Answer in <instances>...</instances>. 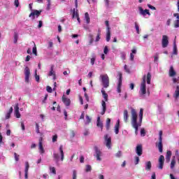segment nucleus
I'll use <instances>...</instances> for the list:
<instances>
[{
  "label": "nucleus",
  "instance_id": "1",
  "mask_svg": "<svg viewBox=\"0 0 179 179\" xmlns=\"http://www.w3.org/2000/svg\"><path fill=\"white\" fill-rule=\"evenodd\" d=\"M131 125L134 129H135V134H138V127H141L142 121L143 118V109L141 108L138 115V113L135 108H131Z\"/></svg>",
  "mask_w": 179,
  "mask_h": 179
},
{
  "label": "nucleus",
  "instance_id": "2",
  "mask_svg": "<svg viewBox=\"0 0 179 179\" xmlns=\"http://www.w3.org/2000/svg\"><path fill=\"white\" fill-rule=\"evenodd\" d=\"M163 131L159 132V143H155V146L158 148L159 152L163 153Z\"/></svg>",
  "mask_w": 179,
  "mask_h": 179
},
{
  "label": "nucleus",
  "instance_id": "3",
  "mask_svg": "<svg viewBox=\"0 0 179 179\" xmlns=\"http://www.w3.org/2000/svg\"><path fill=\"white\" fill-rule=\"evenodd\" d=\"M140 95L143 96L146 94V76H143V81H141L140 87Z\"/></svg>",
  "mask_w": 179,
  "mask_h": 179
},
{
  "label": "nucleus",
  "instance_id": "4",
  "mask_svg": "<svg viewBox=\"0 0 179 179\" xmlns=\"http://www.w3.org/2000/svg\"><path fill=\"white\" fill-rule=\"evenodd\" d=\"M101 82L104 88H108L110 86V80L108 75H101L100 76Z\"/></svg>",
  "mask_w": 179,
  "mask_h": 179
},
{
  "label": "nucleus",
  "instance_id": "5",
  "mask_svg": "<svg viewBox=\"0 0 179 179\" xmlns=\"http://www.w3.org/2000/svg\"><path fill=\"white\" fill-rule=\"evenodd\" d=\"M119 79H118V83L117 87V92L118 93L121 92V87L122 86V73L118 72L117 73Z\"/></svg>",
  "mask_w": 179,
  "mask_h": 179
},
{
  "label": "nucleus",
  "instance_id": "6",
  "mask_svg": "<svg viewBox=\"0 0 179 179\" xmlns=\"http://www.w3.org/2000/svg\"><path fill=\"white\" fill-rule=\"evenodd\" d=\"M164 161H165L164 156V155H159V160H158V162H159L158 169L159 170H163Z\"/></svg>",
  "mask_w": 179,
  "mask_h": 179
},
{
  "label": "nucleus",
  "instance_id": "7",
  "mask_svg": "<svg viewBox=\"0 0 179 179\" xmlns=\"http://www.w3.org/2000/svg\"><path fill=\"white\" fill-rule=\"evenodd\" d=\"M42 13V10H34L32 13H30L29 17H32V20H35V17H38Z\"/></svg>",
  "mask_w": 179,
  "mask_h": 179
},
{
  "label": "nucleus",
  "instance_id": "8",
  "mask_svg": "<svg viewBox=\"0 0 179 179\" xmlns=\"http://www.w3.org/2000/svg\"><path fill=\"white\" fill-rule=\"evenodd\" d=\"M95 155L94 157H96V161H101V151L99 150L97 146L94 147Z\"/></svg>",
  "mask_w": 179,
  "mask_h": 179
},
{
  "label": "nucleus",
  "instance_id": "9",
  "mask_svg": "<svg viewBox=\"0 0 179 179\" xmlns=\"http://www.w3.org/2000/svg\"><path fill=\"white\" fill-rule=\"evenodd\" d=\"M24 75H25V83H29V76L31 75V71L28 66H26L24 69Z\"/></svg>",
  "mask_w": 179,
  "mask_h": 179
},
{
  "label": "nucleus",
  "instance_id": "10",
  "mask_svg": "<svg viewBox=\"0 0 179 179\" xmlns=\"http://www.w3.org/2000/svg\"><path fill=\"white\" fill-rule=\"evenodd\" d=\"M162 48H167L169 45V37L166 35L162 36Z\"/></svg>",
  "mask_w": 179,
  "mask_h": 179
},
{
  "label": "nucleus",
  "instance_id": "11",
  "mask_svg": "<svg viewBox=\"0 0 179 179\" xmlns=\"http://www.w3.org/2000/svg\"><path fill=\"white\" fill-rule=\"evenodd\" d=\"M111 138L109 137L108 134H106L104 136V141H106V146L108 149H110V145H111Z\"/></svg>",
  "mask_w": 179,
  "mask_h": 179
},
{
  "label": "nucleus",
  "instance_id": "12",
  "mask_svg": "<svg viewBox=\"0 0 179 179\" xmlns=\"http://www.w3.org/2000/svg\"><path fill=\"white\" fill-rule=\"evenodd\" d=\"M136 153L138 157L143 155V146L141 144L137 145L136 147Z\"/></svg>",
  "mask_w": 179,
  "mask_h": 179
},
{
  "label": "nucleus",
  "instance_id": "13",
  "mask_svg": "<svg viewBox=\"0 0 179 179\" xmlns=\"http://www.w3.org/2000/svg\"><path fill=\"white\" fill-rule=\"evenodd\" d=\"M39 151L41 155H43L45 152V150H44V148L43 147V138L41 137L39 138Z\"/></svg>",
  "mask_w": 179,
  "mask_h": 179
},
{
  "label": "nucleus",
  "instance_id": "14",
  "mask_svg": "<svg viewBox=\"0 0 179 179\" xmlns=\"http://www.w3.org/2000/svg\"><path fill=\"white\" fill-rule=\"evenodd\" d=\"M62 102L66 107H69L71 103V101L69 98H66L64 95L62 96Z\"/></svg>",
  "mask_w": 179,
  "mask_h": 179
},
{
  "label": "nucleus",
  "instance_id": "15",
  "mask_svg": "<svg viewBox=\"0 0 179 179\" xmlns=\"http://www.w3.org/2000/svg\"><path fill=\"white\" fill-rule=\"evenodd\" d=\"M171 156H172L171 151V150L166 151V164H169V162H171Z\"/></svg>",
  "mask_w": 179,
  "mask_h": 179
},
{
  "label": "nucleus",
  "instance_id": "16",
  "mask_svg": "<svg viewBox=\"0 0 179 179\" xmlns=\"http://www.w3.org/2000/svg\"><path fill=\"white\" fill-rule=\"evenodd\" d=\"M176 75V72L174 70V67L173 66H170L169 72V76L170 78H173Z\"/></svg>",
  "mask_w": 179,
  "mask_h": 179
},
{
  "label": "nucleus",
  "instance_id": "17",
  "mask_svg": "<svg viewBox=\"0 0 179 179\" xmlns=\"http://www.w3.org/2000/svg\"><path fill=\"white\" fill-rule=\"evenodd\" d=\"M139 11H140V14L143 15V16H145L147 15H150V13L149 12V10H143L142 7H139Z\"/></svg>",
  "mask_w": 179,
  "mask_h": 179
},
{
  "label": "nucleus",
  "instance_id": "18",
  "mask_svg": "<svg viewBox=\"0 0 179 179\" xmlns=\"http://www.w3.org/2000/svg\"><path fill=\"white\" fill-rule=\"evenodd\" d=\"M101 93H102L103 98L104 100L103 101H108V94L106 93L104 88H102V90H101Z\"/></svg>",
  "mask_w": 179,
  "mask_h": 179
},
{
  "label": "nucleus",
  "instance_id": "19",
  "mask_svg": "<svg viewBox=\"0 0 179 179\" xmlns=\"http://www.w3.org/2000/svg\"><path fill=\"white\" fill-rule=\"evenodd\" d=\"M77 18V20L78 22V23H80V19L79 17V13H78V10L76 11V9H73V18Z\"/></svg>",
  "mask_w": 179,
  "mask_h": 179
},
{
  "label": "nucleus",
  "instance_id": "20",
  "mask_svg": "<svg viewBox=\"0 0 179 179\" xmlns=\"http://www.w3.org/2000/svg\"><path fill=\"white\" fill-rule=\"evenodd\" d=\"M120 120H118L117 121V123H115V124L114 130H115V134H118V133L120 132Z\"/></svg>",
  "mask_w": 179,
  "mask_h": 179
},
{
  "label": "nucleus",
  "instance_id": "21",
  "mask_svg": "<svg viewBox=\"0 0 179 179\" xmlns=\"http://www.w3.org/2000/svg\"><path fill=\"white\" fill-rule=\"evenodd\" d=\"M101 103H102L103 109H102V111H101V115H104L106 111V101H104V100L102 101Z\"/></svg>",
  "mask_w": 179,
  "mask_h": 179
},
{
  "label": "nucleus",
  "instance_id": "22",
  "mask_svg": "<svg viewBox=\"0 0 179 179\" xmlns=\"http://www.w3.org/2000/svg\"><path fill=\"white\" fill-rule=\"evenodd\" d=\"M59 152H60V160L64 161V147L62 145L59 146Z\"/></svg>",
  "mask_w": 179,
  "mask_h": 179
},
{
  "label": "nucleus",
  "instance_id": "23",
  "mask_svg": "<svg viewBox=\"0 0 179 179\" xmlns=\"http://www.w3.org/2000/svg\"><path fill=\"white\" fill-rule=\"evenodd\" d=\"M96 127L101 128V131L103 129V123L101 121V117H98L96 119Z\"/></svg>",
  "mask_w": 179,
  "mask_h": 179
},
{
  "label": "nucleus",
  "instance_id": "24",
  "mask_svg": "<svg viewBox=\"0 0 179 179\" xmlns=\"http://www.w3.org/2000/svg\"><path fill=\"white\" fill-rule=\"evenodd\" d=\"M29 162H25V178L27 179L28 178V172H29Z\"/></svg>",
  "mask_w": 179,
  "mask_h": 179
},
{
  "label": "nucleus",
  "instance_id": "25",
  "mask_svg": "<svg viewBox=\"0 0 179 179\" xmlns=\"http://www.w3.org/2000/svg\"><path fill=\"white\" fill-rule=\"evenodd\" d=\"M128 118H129L128 110H124V122H128Z\"/></svg>",
  "mask_w": 179,
  "mask_h": 179
},
{
  "label": "nucleus",
  "instance_id": "26",
  "mask_svg": "<svg viewBox=\"0 0 179 179\" xmlns=\"http://www.w3.org/2000/svg\"><path fill=\"white\" fill-rule=\"evenodd\" d=\"M176 164V159H175V157H173V158L171 161V164H170L171 169L172 170L174 169Z\"/></svg>",
  "mask_w": 179,
  "mask_h": 179
},
{
  "label": "nucleus",
  "instance_id": "27",
  "mask_svg": "<svg viewBox=\"0 0 179 179\" xmlns=\"http://www.w3.org/2000/svg\"><path fill=\"white\" fill-rule=\"evenodd\" d=\"M145 170H146L147 171H150L151 170V162H147L145 164Z\"/></svg>",
  "mask_w": 179,
  "mask_h": 179
},
{
  "label": "nucleus",
  "instance_id": "28",
  "mask_svg": "<svg viewBox=\"0 0 179 179\" xmlns=\"http://www.w3.org/2000/svg\"><path fill=\"white\" fill-rule=\"evenodd\" d=\"M178 97H179V85H177L176 92H174V98L178 99Z\"/></svg>",
  "mask_w": 179,
  "mask_h": 179
},
{
  "label": "nucleus",
  "instance_id": "29",
  "mask_svg": "<svg viewBox=\"0 0 179 179\" xmlns=\"http://www.w3.org/2000/svg\"><path fill=\"white\" fill-rule=\"evenodd\" d=\"M147 84L150 85L151 81V74L150 72L147 73L146 76Z\"/></svg>",
  "mask_w": 179,
  "mask_h": 179
},
{
  "label": "nucleus",
  "instance_id": "30",
  "mask_svg": "<svg viewBox=\"0 0 179 179\" xmlns=\"http://www.w3.org/2000/svg\"><path fill=\"white\" fill-rule=\"evenodd\" d=\"M85 20H87V24L90 23V17L88 13H85Z\"/></svg>",
  "mask_w": 179,
  "mask_h": 179
},
{
  "label": "nucleus",
  "instance_id": "31",
  "mask_svg": "<svg viewBox=\"0 0 179 179\" xmlns=\"http://www.w3.org/2000/svg\"><path fill=\"white\" fill-rule=\"evenodd\" d=\"M110 40V31L108 30L106 31V41L109 42Z\"/></svg>",
  "mask_w": 179,
  "mask_h": 179
},
{
  "label": "nucleus",
  "instance_id": "32",
  "mask_svg": "<svg viewBox=\"0 0 179 179\" xmlns=\"http://www.w3.org/2000/svg\"><path fill=\"white\" fill-rule=\"evenodd\" d=\"M110 118H107L106 119V125L107 131H108L110 129Z\"/></svg>",
  "mask_w": 179,
  "mask_h": 179
},
{
  "label": "nucleus",
  "instance_id": "33",
  "mask_svg": "<svg viewBox=\"0 0 179 179\" xmlns=\"http://www.w3.org/2000/svg\"><path fill=\"white\" fill-rule=\"evenodd\" d=\"M18 41V34L17 32L14 33V43L17 44Z\"/></svg>",
  "mask_w": 179,
  "mask_h": 179
},
{
  "label": "nucleus",
  "instance_id": "34",
  "mask_svg": "<svg viewBox=\"0 0 179 179\" xmlns=\"http://www.w3.org/2000/svg\"><path fill=\"white\" fill-rule=\"evenodd\" d=\"M49 170H50V173H52L54 175H57V171L55 170V167H49Z\"/></svg>",
  "mask_w": 179,
  "mask_h": 179
},
{
  "label": "nucleus",
  "instance_id": "35",
  "mask_svg": "<svg viewBox=\"0 0 179 179\" xmlns=\"http://www.w3.org/2000/svg\"><path fill=\"white\" fill-rule=\"evenodd\" d=\"M34 78H36V80L37 83H39L40 81V76H37V70L34 71Z\"/></svg>",
  "mask_w": 179,
  "mask_h": 179
},
{
  "label": "nucleus",
  "instance_id": "36",
  "mask_svg": "<svg viewBox=\"0 0 179 179\" xmlns=\"http://www.w3.org/2000/svg\"><path fill=\"white\" fill-rule=\"evenodd\" d=\"M57 139H58V136H57V134H55L54 136H52V142L53 143H55V142L57 141Z\"/></svg>",
  "mask_w": 179,
  "mask_h": 179
},
{
  "label": "nucleus",
  "instance_id": "37",
  "mask_svg": "<svg viewBox=\"0 0 179 179\" xmlns=\"http://www.w3.org/2000/svg\"><path fill=\"white\" fill-rule=\"evenodd\" d=\"M54 73H55L54 72V66L52 65V66H51L50 72H49L48 76H52L53 75H55Z\"/></svg>",
  "mask_w": 179,
  "mask_h": 179
},
{
  "label": "nucleus",
  "instance_id": "38",
  "mask_svg": "<svg viewBox=\"0 0 179 179\" xmlns=\"http://www.w3.org/2000/svg\"><path fill=\"white\" fill-rule=\"evenodd\" d=\"M32 53L34 55V56H37V50L36 44H34V48L32 49Z\"/></svg>",
  "mask_w": 179,
  "mask_h": 179
},
{
  "label": "nucleus",
  "instance_id": "39",
  "mask_svg": "<svg viewBox=\"0 0 179 179\" xmlns=\"http://www.w3.org/2000/svg\"><path fill=\"white\" fill-rule=\"evenodd\" d=\"M173 26L174 28H178L179 27V20H176L173 22Z\"/></svg>",
  "mask_w": 179,
  "mask_h": 179
},
{
  "label": "nucleus",
  "instance_id": "40",
  "mask_svg": "<svg viewBox=\"0 0 179 179\" xmlns=\"http://www.w3.org/2000/svg\"><path fill=\"white\" fill-rule=\"evenodd\" d=\"M172 80H173V83L174 84H176V83L179 84V77H177V78L173 77V79H172Z\"/></svg>",
  "mask_w": 179,
  "mask_h": 179
},
{
  "label": "nucleus",
  "instance_id": "41",
  "mask_svg": "<svg viewBox=\"0 0 179 179\" xmlns=\"http://www.w3.org/2000/svg\"><path fill=\"white\" fill-rule=\"evenodd\" d=\"M85 172L87 173H90L92 171V166L90 165H87V166H85Z\"/></svg>",
  "mask_w": 179,
  "mask_h": 179
},
{
  "label": "nucleus",
  "instance_id": "42",
  "mask_svg": "<svg viewBox=\"0 0 179 179\" xmlns=\"http://www.w3.org/2000/svg\"><path fill=\"white\" fill-rule=\"evenodd\" d=\"M173 54L175 55H177L178 54V52L177 51V47L176 45H173Z\"/></svg>",
  "mask_w": 179,
  "mask_h": 179
},
{
  "label": "nucleus",
  "instance_id": "43",
  "mask_svg": "<svg viewBox=\"0 0 179 179\" xmlns=\"http://www.w3.org/2000/svg\"><path fill=\"white\" fill-rule=\"evenodd\" d=\"M15 117L17 119H20L21 117V114L20 113V110L15 111Z\"/></svg>",
  "mask_w": 179,
  "mask_h": 179
},
{
  "label": "nucleus",
  "instance_id": "44",
  "mask_svg": "<svg viewBox=\"0 0 179 179\" xmlns=\"http://www.w3.org/2000/svg\"><path fill=\"white\" fill-rule=\"evenodd\" d=\"M53 156L56 162H58L59 159V155L57 153H54Z\"/></svg>",
  "mask_w": 179,
  "mask_h": 179
},
{
  "label": "nucleus",
  "instance_id": "45",
  "mask_svg": "<svg viewBox=\"0 0 179 179\" xmlns=\"http://www.w3.org/2000/svg\"><path fill=\"white\" fill-rule=\"evenodd\" d=\"M139 161H140L139 157L136 156L135 157V161H134L135 165H138L139 164Z\"/></svg>",
  "mask_w": 179,
  "mask_h": 179
},
{
  "label": "nucleus",
  "instance_id": "46",
  "mask_svg": "<svg viewBox=\"0 0 179 179\" xmlns=\"http://www.w3.org/2000/svg\"><path fill=\"white\" fill-rule=\"evenodd\" d=\"M135 27H136V31L137 34H140L139 26L137 22H135Z\"/></svg>",
  "mask_w": 179,
  "mask_h": 179
},
{
  "label": "nucleus",
  "instance_id": "47",
  "mask_svg": "<svg viewBox=\"0 0 179 179\" xmlns=\"http://www.w3.org/2000/svg\"><path fill=\"white\" fill-rule=\"evenodd\" d=\"M86 119H87V122H85V124H90L91 121H92V119L88 115L86 116Z\"/></svg>",
  "mask_w": 179,
  "mask_h": 179
},
{
  "label": "nucleus",
  "instance_id": "48",
  "mask_svg": "<svg viewBox=\"0 0 179 179\" xmlns=\"http://www.w3.org/2000/svg\"><path fill=\"white\" fill-rule=\"evenodd\" d=\"M145 129H141V136L142 137H145Z\"/></svg>",
  "mask_w": 179,
  "mask_h": 179
},
{
  "label": "nucleus",
  "instance_id": "49",
  "mask_svg": "<svg viewBox=\"0 0 179 179\" xmlns=\"http://www.w3.org/2000/svg\"><path fill=\"white\" fill-rule=\"evenodd\" d=\"M14 157L15 162L20 161V155H18L16 152H14Z\"/></svg>",
  "mask_w": 179,
  "mask_h": 179
},
{
  "label": "nucleus",
  "instance_id": "50",
  "mask_svg": "<svg viewBox=\"0 0 179 179\" xmlns=\"http://www.w3.org/2000/svg\"><path fill=\"white\" fill-rule=\"evenodd\" d=\"M109 50H108V46L106 45L103 48V54H108Z\"/></svg>",
  "mask_w": 179,
  "mask_h": 179
},
{
  "label": "nucleus",
  "instance_id": "51",
  "mask_svg": "<svg viewBox=\"0 0 179 179\" xmlns=\"http://www.w3.org/2000/svg\"><path fill=\"white\" fill-rule=\"evenodd\" d=\"M159 58V55L158 53L155 54V57H154V62H157L158 61Z\"/></svg>",
  "mask_w": 179,
  "mask_h": 179
},
{
  "label": "nucleus",
  "instance_id": "52",
  "mask_svg": "<svg viewBox=\"0 0 179 179\" xmlns=\"http://www.w3.org/2000/svg\"><path fill=\"white\" fill-rule=\"evenodd\" d=\"M5 143L3 142V136H2V134L1 133H0V147L2 145H4Z\"/></svg>",
  "mask_w": 179,
  "mask_h": 179
},
{
  "label": "nucleus",
  "instance_id": "53",
  "mask_svg": "<svg viewBox=\"0 0 179 179\" xmlns=\"http://www.w3.org/2000/svg\"><path fill=\"white\" fill-rule=\"evenodd\" d=\"M90 38H91V40H90L89 44H90V45L93 44V43H94L93 35L90 34Z\"/></svg>",
  "mask_w": 179,
  "mask_h": 179
},
{
  "label": "nucleus",
  "instance_id": "54",
  "mask_svg": "<svg viewBox=\"0 0 179 179\" xmlns=\"http://www.w3.org/2000/svg\"><path fill=\"white\" fill-rule=\"evenodd\" d=\"M120 55H121V58H122V59H125V58H126V57H127V55L125 54V52H122L121 53H120Z\"/></svg>",
  "mask_w": 179,
  "mask_h": 179
},
{
  "label": "nucleus",
  "instance_id": "55",
  "mask_svg": "<svg viewBox=\"0 0 179 179\" xmlns=\"http://www.w3.org/2000/svg\"><path fill=\"white\" fill-rule=\"evenodd\" d=\"M100 40H101V34H96V37L95 41L98 42Z\"/></svg>",
  "mask_w": 179,
  "mask_h": 179
},
{
  "label": "nucleus",
  "instance_id": "56",
  "mask_svg": "<svg viewBox=\"0 0 179 179\" xmlns=\"http://www.w3.org/2000/svg\"><path fill=\"white\" fill-rule=\"evenodd\" d=\"M73 179H77V172L76 170L73 171Z\"/></svg>",
  "mask_w": 179,
  "mask_h": 179
},
{
  "label": "nucleus",
  "instance_id": "57",
  "mask_svg": "<svg viewBox=\"0 0 179 179\" xmlns=\"http://www.w3.org/2000/svg\"><path fill=\"white\" fill-rule=\"evenodd\" d=\"M105 23H106V31H110V25H109V21H106L105 22Z\"/></svg>",
  "mask_w": 179,
  "mask_h": 179
},
{
  "label": "nucleus",
  "instance_id": "58",
  "mask_svg": "<svg viewBox=\"0 0 179 179\" xmlns=\"http://www.w3.org/2000/svg\"><path fill=\"white\" fill-rule=\"evenodd\" d=\"M46 89H47L48 92H49V93L52 92V87H51L50 86H47Z\"/></svg>",
  "mask_w": 179,
  "mask_h": 179
},
{
  "label": "nucleus",
  "instance_id": "59",
  "mask_svg": "<svg viewBox=\"0 0 179 179\" xmlns=\"http://www.w3.org/2000/svg\"><path fill=\"white\" fill-rule=\"evenodd\" d=\"M14 4L15 6V8H18V6H20V1L18 0H15Z\"/></svg>",
  "mask_w": 179,
  "mask_h": 179
},
{
  "label": "nucleus",
  "instance_id": "60",
  "mask_svg": "<svg viewBox=\"0 0 179 179\" xmlns=\"http://www.w3.org/2000/svg\"><path fill=\"white\" fill-rule=\"evenodd\" d=\"M36 133L40 134L39 126H38V124H37V123H36Z\"/></svg>",
  "mask_w": 179,
  "mask_h": 179
},
{
  "label": "nucleus",
  "instance_id": "61",
  "mask_svg": "<svg viewBox=\"0 0 179 179\" xmlns=\"http://www.w3.org/2000/svg\"><path fill=\"white\" fill-rule=\"evenodd\" d=\"M122 155V152L121 151H118L117 154H115V157H120Z\"/></svg>",
  "mask_w": 179,
  "mask_h": 179
},
{
  "label": "nucleus",
  "instance_id": "62",
  "mask_svg": "<svg viewBox=\"0 0 179 179\" xmlns=\"http://www.w3.org/2000/svg\"><path fill=\"white\" fill-rule=\"evenodd\" d=\"M104 3H106V8H109V6H110L109 0H104Z\"/></svg>",
  "mask_w": 179,
  "mask_h": 179
},
{
  "label": "nucleus",
  "instance_id": "63",
  "mask_svg": "<svg viewBox=\"0 0 179 179\" xmlns=\"http://www.w3.org/2000/svg\"><path fill=\"white\" fill-rule=\"evenodd\" d=\"M48 48H53V42L52 41H49L48 42Z\"/></svg>",
  "mask_w": 179,
  "mask_h": 179
},
{
  "label": "nucleus",
  "instance_id": "64",
  "mask_svg": "<svg viewBox=\"0 0 179 179\" xmlns=\"http://www.w3.org/2000/svg\"><path fill=\"white\" fill-rule=\"evenodd\" d=\"M15 111H20V107H19L18 103L15 104Z\"/></svg>",
  "mask_w": 179,
  "mask_h": 179
}]
</instances>
